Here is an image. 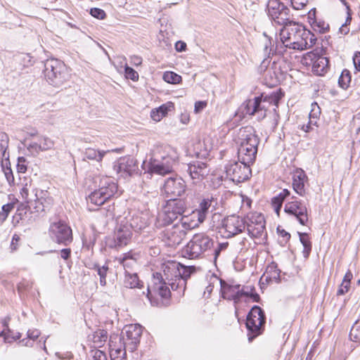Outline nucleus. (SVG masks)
I'll use <instances>...</instances> for the list:
<instances>
[{
	"label": "nucleus",
	"mask_w": 360,
	"mask_h": 360,
	"mask_svg": "<svg viewBox=\"0 0 360 360\" xmlns=\"http://www.w3.org/2000/svg\"><path fill=\"white\" fill-rule=\"evenodd\" d=\"M178 160L176 150L169 145H156L151 151L149 170L152 173L165 175L172 171Z\"/></svg>",
	"instance_id": "1"
},
{
	"label": "nucleus",
	"mask_w": 360,
	"mask_h": 360,
	"mask_svg": "<svg viewBox=\"0 0 360 360\" xmlns=\"http://www.w3.org/2000/svg\"><path fill=\"white\" fill-rule=\"evenodd\" d=\"M283 96L281 91L273 92L269 95L255 97L253 99L246 101L243 106V113L249 115H255L258 120H263L266 116V112L271 105L278 106Z\"/></svg>",
	"instance_id": "2"
},
{
	"label": "nucleus",
	"mask_w": 360,
	"mask_h": 360,
	"mask_svg": "<svg viewBox=\"0 0 360 360\" xmlns=\"http://www.w3.org/2000/svg\"><path fill=\"white\" fill-rule=\"evenodd\" d=\"M240 147L238 150L239 160L243 162L252 164L257 153V147L259 143L258 136L255 134L250 127L242 128L239 131Z\"/></svg>",
	"instance_id": "3"
},
{
	"label": "nucleus",
	"mask_w": 360,
	"mask_h": 360,
	"mask_svg": "<svg viewBox=\"0 0 360 360\" xmlns=\"http://www.w3.org/2000/svg\"><path fill=\"white\" fill-rule=\"evenodd\" d=\"M44 77L48 83L55 87H60L70 77L68 68L63 62L55 59H48L44 63Z\"/></svg>",
	"instance_id": "4"
},
{
	"label": "nucleus",
	"mask_w": 360,
	"mask_h": 360,
	"mask_svg": "<svg viewBox=\"0 0 360 360\" xmlns=\"http://www.w3.org/2000/svg\"><path fill=\"white\" fill-rule=\"evenodd\" d=\"M305 29L300 24L292 21L280 30V39L283 45L295 50H303V40Z\"/></svg>",
	"instance_id": "5"
},
{
	"label": "nucleus",
	"mask_w": 360,
	"mask_h": 360,
	"mask_svg": "<svg viewBox=\"0 0 360 360\" xmlns=\"http://www.w3.org/2000/svg\"><path fill=\"white\" fill-rule=\"evenodd\" d=\"M214 245V240L204 233L195 234L184 249L185 257L196 259L202 256Z\"/></svg>",
	"instance_id": "6"
},
{
	"label": "nucleus",
	"mask_w": 360,
	"mask_h": 360,
	"mask_svg": "<svg viewBox=\"0 0 360 360\" xmlns=\"http://www.w3.org/2000/svg\"><path fill=\"white\" fill-rule=\"evenodd\" d=\"M186 209V204L184 200H169L158 216V224L162 226L172 224L184 213Z\"/></svg>",
	"instance_id": "7"
},
{
	"label": "nucleus",
	"mask_w": 360,
	"mask_h": 360,
	"mask_svg": "<svg viewBox=\"0 0 360 360\" xmlns=\"http://www.w3.org/2000/svg\"><path fill=\"white\" fill-rule=\"evenodd\" d=\"M267 14L275 25L285 27L294 21L290 8L280 0H269Z\"/></svg>",
	"instance_id": "8"
},
{
	"label": "nucleus",
	"mask_w": 360,
	"mask_h": 360,
	"mask_svg": "<svg viewBox=\"0 0 360 360\" xmlns=\"http://www.w3.org/2000/svg\"><path fill=\"white\" fill-rule=\"evenodd\" d=\"M265 315L258 306H254L247 316L246 327L249 342L262 333L265 323Z\"/></svg>",
	"instance_id": "9"
},
{
	"label": "nucleus",
	"mask_w": 360,
	"mask_h": 360,
	"mask_svg": "<svg viewBox=\"0 0 360 360\" xmlns=\"http://www.w3.org/2000/svg\"><path fill=\"white\" fill-rule=\"evenodd\" d=\"M226 178L236 184L244 182L252 175L250 164L239 162H230L224 167Z\"/></svg>",
	"instance_id": "10"
},
{
	"label": "nucleus",
	"mask_w": 360,
	"mask_h": 360,
	"mask_svg": "<svg viewBox=\"0 0 360 360\" xmlns=\"http://www.w3.org/2000/svg\"><path fill=\"white\" fill-rule=\"evenodd\" d=\"M244 219L245 221V228L251 238L259 239L260 242L266 240L267 234L265 229V219L262 214L257 212L250 213L246 215Z\"/></svg>",
	"instance_id": "11"
},
{
	"label": "nucleus",
	"mask_w": 360,
	"mask_h": 360,
	"mask_svg": "<svg viewBox=\"0 0 360 360\" xmlns=\"http://www.w3.org/2000/svg\"><path fill=\"white\" fill-rule=\"evenodd\" d=\"M100 188L89 195V200L96 205H101L112 197L117 192V186L111 179L104 178L101 180Z\"/></svg>",
	"instance_id": "12"
},
{
	"label": "nucleus",
	"mask_w": 360,
	"mask_h": 360,
	"mask_svg": "<svg viewBox=\"0 0 360 360\" xmlns=\"http://www.w3.org/2000/svg\"><path fill=\"white\" fill-rule=\"evenodd\" d=\"M186 190L185 181L179 176L167 178L162 187V193L169 200L183 195Z\"/></svg>",
	"instance_id": "13"
},
{
	"label": "nucleus",
	"mask_w": 360,
	"mask_h": 360,
	"mask_svg": "<svg viewBox=\"0 0 360 360\" xmlns=\"http://www.w3.org/2000/svg\"><path fill=\"white\" fill-rule=\"evenodd\" d=\"M167 281H163V276L161 274L156 273L153 275V285L152 287L147 286L146 292L143 290L142 295L146 296L150 302L153 304V300L154 295L158 294L162 298H167L170 295V290L168 288Z\"/></svg>",
	"instance_id": "14"
},
{
	"label": "nucleus",
	"mask_w": 360,
	"mask_h": 360,
	"mask_svg": "<svg viewBox=\"0 0 360 360\" xmlns=\"http://www.w3.org/2000/svg\"><path fill=\"white\" fill-rule=\"evenodd\" d=\"M49 233L51 238L59 244L68 245L72 240L71 228L64 221H58L51 224Z\"/></svg>",
	"instance_id": "15"
},
{
	"label": "nucleus",
	"mask_w": 360,
	"mask_h": 360,
	"mask_svg": "<svg viewBox=\"0 0 360 360\" xmlns=\"http://www.w3.org/2000/svg\"><path fill=\"white\" fill-rule=\"evenodd\" d=\"M124 346L127 350L134 352L140 342L142 334V327L139 324H130L124 326L122 331Z\"/></svg>",
	"instance_id": "16"
},
{
	"label": "nucleus",
	"mask_w": 360,
	"mask_h": 360,
	"mask_svg": "<svg viewBox=\"0 0 360 360\" xmlns=\"http://www.w3.org/2000/svg\"><path fill=\"white\" fill-rule=\"evenodd\" d=\"M132 237V231L121 220L115 231L112 238L108 240V245L110 248H120L129 243Z\"/></svg>",
	"instance_id": "17"
},
{
	"label": "nucleus",
	"mask_w": 360,
	"mask_h": 360,
	"mask_svg": "<svg viewBox=\"0 0 360 360\" xmlns=\"http://www.w3.org/2000/svg\"><path fill=\"white\" fill-rule=\"evenodd\" d=\"M221 293L223 298L233 300L234 303H238L243 295H248V291L245 287L239 284H230L223 280H220Z\"/></svg>",
	"instance_id": "18"
},
{
	"label": "nucleus",
	"mask_w": 360,
	"mask_h": 360,
	"mask_svg": "<svg viewBox=\"0 0 360 360\" xmlns=\"http://www.w3.org/2000/svg\"><path fill=\"white\" fill-rule=\"evenodd\" d=\"M185 237V229H182L179 224L167 228L161 233L162 240L170 247L179 245Z\"/></svg>",
	"instance_id": "19"
},
{
	"label": "nucleus",
	"mask_w": 360,
	"mask_h": 360,
	"mask_svg": "<svg viewBox=\"0 0 360 360\" xmlns=\"http://www.w3.org/2000/svg\"><path fill=\"white\" fill-rule=\"evenodd\" d=\"M293 200L288 202L284 211L289 215L295 217L302 225H306L308 221L307 208L304 203L292 198Z\"/></svg>",
	"instance_id": "20"
},
{
	"label": "nucleus",
	"mask_w": 360,
	"mask_h": 360,
	"mask_svg": "<svg viewBox=\"0 0 360 360\" xmlns=\"http://www.w3.org/2000/svg\"><path fill=\"white\" fill-rule=\"evenodd\" d=\"M222 229L226 233V237H233L245 229V221L239 216L231 215L223 220Z\"/></svg>",
	"instance_id": "21"
},
{
	"label": "nucleus",
	"mask_w": 360,
	"mask_h": 360,
	"mask_svg": "<svg viewBox=\"0 0 360 360\" xmlns=\"http://www.w3.org/2000/svg\"><path fill=\"white\" fill-rule=\"evenodd\" d=\"M113 169L120 176L125 179L136 171V165L132 158L122 157L115 162Z\"/></svg>",
	"instance_id": "22"
},
{
	"label": "nucleus",
	"mask_w": 360,
	"mask_h": 360,
	"mask_svg": "<svg viewBox=\"0 0 360 360\" xmlns=\"http://www.w3.org/2000/svg\"><path fill=\"white\" fill-rule=\"evenodd\" d=\"M54 141L47 136H39L37 141L33 140L27 145V150L34 156L40 152L46 151L53 148Z\"/></svg>",
	"instance_id": "23"
},
{
	"label": "nucleus",
	"mask_w": 360,
	"mask_h": 360,
	"mask_svg": "<svg viewBox=\"0 0 360 360\" xmlns=\"http://www.w3.org/2000/svg\"><path fill=\"white\" fill-rule=\"evenodd\" d=\"M217 204V198L213 195H207L202 199L197 210L198 221L203 222L208 214L216 210Z\"/></svg>",
	"instance_id": "24"
},
{
	"label": "nucleus",
	"mask_w": 360,
	"mask_h": 360,
	"mask_svg": "<svg viewBox=\"0 0 360 360\" xmlns=\"http://www.w3.org/2000/svg\"><path fill=\"white\" fill-rule=\"evenodd\" d=\"M307 58L312 62V71L316 75H323L329 69V60L326 57L316 56L313 51L307 54Z\"/></svg>",
	"instance_id": "25"
},
{
	"label": "nucleus",
	"mask_w": 360,
	"mask_h": 360,
	"mask_svg": "<svg viewBox=\"0 0 360 360\" xmlns=\"http://www.w3.org/2000/svg\"><path fill=\"white\" fill-rule=\"evenodd\" d=\"M187 172L193 180L194 184L202 181L209 173L207 165L200 161H195L190 163L188 165Z\"/></svg>",
	"instance_id": "26"
},
{
	"label": "nucleus",
	"mask_w": 360,
	"mask_h": 360,
	"mask_svg": "<svg viewBox=\"0 0 360 360\" xmlns=\"http://www.w3.org/2000/svg\"><path fill=\"white\" fill-rule=\"evenodd\" d=\"M179 266L180 263L176 262H168L164 264L163 276L165 278H163V281H167L171 288V283H176V280L178 278V276H181Z\"/></svg>",
	"instance_id": "27"
},
{
	"label": "nucleus",
	"mask_w": 360,
	"mask_h": 360,
	"mask_svg": "<svg viewBox=\"0 0 360 360\" xmlns=\"http://www.w3.org/2000/svg\"><path fill=\"white\" fill-rule=\"evenodd\" d=\"M34 201L36 202V208L38 211H45L53 204V200L46 191H39L34 193Z\"/></svg>",
	"instance_id": "28"
},
{
	"label": "nucleus",
	"mask_w": 360,
	"mask_h": 360,
	"mask_svg": "<svg viewBox=\"0 0 360 360\" xmlns=\"http://www.w3.org/2000/svg\"><path fill=\"white\" fill-rule=\"evenodd\" d=\"M180 276L176 280V283H172V290L184 292L186 285V280L190 277L191 269L190 267H186L180 264L179 266Z\"/></svg>",
	"instance_id": "29"
},
{
	"label": "nucleus",
	"mask_w": 360,
	"mask_h": 360,
	"mask_svg": "<svg viewBox=\"0 0 360 360\" xmlns=\"http://www.w3.org/2000/svg\"><path fill=\"white\" fill-rule=\"evenodd\" d=\"M292 186L295 191L303 195L305 192L304 184L307 180V176L305 172L302 169H297L293 174Z\"/></svg>",
	"instance_id": "30"
},
{
	"label": "nucleus",
	"mask_w": 360,
	"mask_h": 360,
	"mask_svg": "<svg viewBox=\"0 0 360 360\" xmlns=\"http://www.w3.org/2000/svg\"><path fill=\"white\" fill-rule=\"evenodd\" d=\"M138 255L132 252L124 253L122 257L117 258V261L125 269V273L129 272L128 269H131L136 264Z\"/></svg>",
	"instance_id": "31"
},
{
	"label": "nucleus",
	"mask_w": 360,
	"mask_h": 360,
	"mask_svg": "<svg viewBox=\"0 0 360 360\" xmlns=\"http://www.w3.org/2000/svg\"><path fill=\"white\" fill-rule=\"evenodd\" d=\"M110 150H99L94 148H86L84 151V160H93L98 162L102 161L105 155Z\"/></svg>",
	"instance_id": "32"
},
{
	"label": "nucleus",
	"mask_w": 360,
	"mask_h": 360,
	"mask_svg": "<svg viewBox=\"0 0 360 360\" xmlns=\"http://www.w3.org/2000/svg\"><path fill=\"white\" fill-rule=\"evenodd\" d=\"M124 285L128 288H144L143 282L139 279L136 274L125 273Z\"/></svg>",
	"instance_id": "33"
},
{
	"label": "nucleus",
	"mask_w": 360,
	"mask_h": 360,
	"mask_svg": "<svg viewBox=\"0 0 360 360\" xmlns=\"http://www.w3.org/2000/svg\"><path fill=\"white\" fill-rule=\"evenodd\" d=\"M38 191L32 187L31 180L29 182H26L22 188L20 189V195L22 198L27 202L34 200V193H37Z\"/></svg>",
	"instance_id": "34"
},
{
	"label": "nucleus",
	"mask_w": 360,
	"mask_h": 360,
	"mask_svg": "<svg viewBox=\"0 0 360 360\" xmlns=\"http://www.w3.org/2000/svg\"><path fill=\"white\" fill-rule=\"evenodd\" d=\"M8 136L4 132L0 133V160L3 164L4 160L8 161L9 155L6 152L8 147Z\"/></svg>",
	"instance_id": "35"
},
{
	"label": "nucleus",
	"mask_w": 360,
	"mask_h": 360,
	"mask_svg": "<svg viewBox=\"0 0 360 360\" xmlns=\"http://www.w3.org/2000/svg\"><path fill=\"white\" fill-rule=\"evenodd\" d=\"M124 224L129 226L130 230L137 231L141 230L145 227L146 223L143 221L140 217L133 216L129 219L124 218L122 220Z\"/></svg>",
	"instance_id": "36"
},
{
	"label": "nucleus",
	"mask_w": 360,
	"mask_h": 360,
	"mask_svg": "<svg viewBox=\"0 0 360 360\" xmlns=\"http://www.w3.org/2000/svg\"><path fill=\"white\" fill-rule=\"evenodd\" d=\"M108 340V333L106 330L103 329H98L95 331L91 337V340L93 341L95 347H101Z\"/></svg>",
	"instance_id": "37"
},
{
	"label": "nucleus",
	"mask_w": 360,
	"mask_h": 360,
	"mask_svg": "<svg viewBox=\"0 0 360 360\" xmlns=\"http://www.w3.org/2000/svg\"><path fill=\"white\" fill-rule=\"evenodd\" d=\"M300 240L304 247L303 255L305 258H307L311 250V243L309 237V235L306 233H299Z\"/></svg>",
	"instance_id": "38"
},
{
	"label": "nucleus",
	"mask_w": 360,
	"mask_h": 360,
	"mask_svg": "<svg viewBox=\"0 0 360 360\" xmlns=\"http://www.w3.org/2000/svg\"><path fill=\"white\" fill-rule=\"evenodd\" d=\"M281 271L278 269L277 264L274 262L267 266L265 274L266 278L269 280H278L280 278Z\"/></svg>",
	"instance_id": "39"
},
{
	"label": "nucleus",
	"mask_w": 360,
	"mask_h": 360,
	"mask_svg": "<svg viewBox=\"0 0 360 360\" xmlns=\"http://www.w3.org/2000/svg\"><path fill=\"white\" fill-rule=\"evenodd\" d=\"M310 25L314 31L320 33H325L329 30V25L321 19L314 18Z\"/></svg>",
	"instance_id": "40"
},
{
	"label": "nucleus",
	"mask_w": 360,
	"mask_h": 360,
	"mask_svg": "<svg viewBox=\"0 0 360 360\" xmlns=\"http://www.w3.org/2000/svg\"><path fill=\"white\" fill-rule=\"evenodd\" d=\"M94 269L97 271V274L100 277V284L102 286H105L106 285V276L109 271L108 264H105L103 266L95 264Z\"/></svg>",
	"instance_id": "41"
},
{
	"label": "nucleus",
	"mask_w": 360,
	"mask_h": 360,
	"mask_svg": "<svg viewBox=\"0 0 360 360\" xmlns=\"http://www.w3.org/2000/svg\"><path fill=\"white\" fill-rule=\"evenodd\" d=\"M125 347L124 346V341L121 337L117 335H113L110 337L109 340V349L110 352L115 349Z\"/></svg>",
	"instance_id": "42"
},
{
	"label": "nucleus",
	"mask_w": 360,
	"mask_h": 360,
	"mask_svg": "<svg viewBox=\"0 0 360 360\" xmlns=\"http://www.w3.org/2000/svg\"><path fill=\"white\" fill-rule=\"evenodd\" d=\"M316 41V37L310 31L305 30L304 37L303 40V50L308 49L313 46Z\"/></svg>",
	"instance_id": "43"
},
{
	"label": "nucleus",
	"mask_w": 360,
	"mask_h": 360,
	"mask_svg": "<svg viewBox=\"0 0 360 360\" xmlns=\"http://www.w3.org/2000/svg\"><path fill=\"white\" fill-rule=\"evenodd\" d=\"M351 82V74L348 70H344L338 79L339 85L344 89H347Z\"/></svg>",
	"instance_id": "44"
},
{
	"label": "nucleus",
	"mask_w": 360,
	"mask_h": 360,
	"mask_svg": "<svg viewBox=\"0 0 360 360\" xmlns=\"http://www.w3.org/2000/svg\"><path fill=\"white\" fill-rule=\"evenodd\" d=\"M163 79L169 84H179L181 82V77L174 72H165L163 75Z\"/></svg>",
	"instance_id": "45"
},
{
	"label": "nucleus",
	"mask_w": 360,
	"mask_h": 360,
	"mask_svg": "<svg viewBox=\"0 0 360 360\" xmlns=\"http://www.w3.org/2000/svg\"><path fill=\"white\" fill-rule=\"evenodd\" d=\"M289 195L290 191L287 189H283L278 195L272 198V205L282 207L283 202L284 201L285 198Z\"/></svg>",
	"instance_id": "46"
},
{
	"label": "nucleus",
	"mask_w": 360,
	"mask_h": 360,
	"mask_svg": "<svg viewBox=\"0 0 360 360\" xmlns=\"http://www.w3.org/2000/svg\"><path fill=\"white\" fill-rule=\"evenodd\" d=\"M182 229H185V232L193 229L197 224L194 221H191L188 217L185 215L181 216V223L178 224Z\"/></svg>",
	"instance_id": "47"
},
{
	"label": "nucleus",
	"mask_w": 360,
	"mask_h": 360,
	"mask_svg": "<svg viewBox=\"0 0 360 360\" xmlns=\"http://www.w3.org/2000/svg\"><path fill=\"white\" fill-rule=\"evenodd\" d=\"M127 347L110 352L111 360H125Z\"/></svg>",
	"instance_id": "48"
},
{
	"label": "nucleus",
	"mask_w": 360,
	"mask_h": 360,
	"mask_svg": "<svg viewBox=\"0 0 360 360\" xmlns=\"http://www.w3.org/2000/svg\"><path fill=\"white\" fill-rule=\"evenodd\" d=\"M125 76L127 79H130L134 82L139 79V74L133 68L126 65L124 68Z\"/></svg>",
	"instance_id": "49"
},
{
	"label": "nucleus",
	"mask_w": 360,
	"mask_h": 360,
	"mask_svg": "<svg viewBox=\"0 0 360 360\" xmlns=\"http://www.w3.org/2000/svg\"><path fill=\"white\" fill-rule=\"evenodd\" d=\"M250 247V240L247 238H242L237 244V248L240 251H246Z\"/></svg>",
	"instance_id": "50"
},
{
	"label": "nucleus",
	"mask_w": 360,
	"mask_h": 360,
	"mask_svg": "<svg viewBox=\"0 0 360 360\" xmlns=\"http://www.w3.org/2000/svg\"><path fill=\"white\" fill-rule=\"evenodd\" d=\"M90 14L97 18V19H100V20H103L105 18L106 16V14L105 13V11L103 10V9H101V8H91L90 10Z\"/></svg>",
	"instance_id": "51"
},
{
	"label": "nucleus",
	"mask_w": 360,
	"mask_h": 360,
	"mask_svg": "<svg viewBox=\"0 0 360 360\" xmlns=\"http://www.w3.org/2000/svg\"><path fill=\"white\" fill-rule=\"evenodd\" d=\"M91 353H92V359L91 360H108L106 354L103 352H102L99 349L92 350Z\"/></svg>",
	"instance_id": "52"
},
{
	"label": "nucleus",
	"mask_w": 360,
	"mask_h": 360,
	"mask_svg": "<svg viewBox=\"0 0 360 360\" xmlns=\"http://www.w3.org/2000/svg\"><path fill=\"white\" fill-rule=\"evenodd\" d=\"M308 0H291L292 6L295 10L303 8L307 4Z\"/></svg>",
	"instance_id": "53"
},
{
	"label": "nucleus",
	"mask_w": 360,
	"mask_h": 360,
	"mask_svg": "<svg viewBox=\"0 0 360 360\" xmlns=\"http://www.w3.org/2000/svg\"><path fill=\"white\" fill-rule=\"evenodd\" d=\"M320 114V108L316 103L311 105V110L309 113L310 119H316Z\"/></svg>",
	"instance_id": "54"
},
{
	"label": "nucleus",
	"mask_w": 360,
	"mask_h": 360,
	"mask_svg": "<svg viewBox=\"0 0 360 360\" xmlns=\"http://www.w3.org/2000/svg\"><path fill=\"white\" fill-rule=\"evenodd\" d=\"M173 108V105L172 103H168L167 104H163L161 106L158 108V110H160L162 115L165 116L168 111L171 110V108Z\"/></svg>",
	"instance_id": "55"
},
{
	"label": "nucleus",
	"mask_w": 360,
	"mask_h": 360,
	"mask_svg": "<svg viewBox=\"0 0 360 360\" xmlns=\"http://www.w3.org/2000/svg\"><path fill=\"white\" fill-rule=\"evenodd\" d=\"M349 288H350V285H349V283H342L340 284V285L339 286V288L337 291V295H345L346 292H348Z\"/></svg>",
	"instance_id": "56"
},
{
	"label": "nucleus",
	"mask_w": 360,
	"mask_h": 360,
	"mask_svg": "<svg viewBox=\"0 0 360 360\" xmlns=\"http://www.w3.org/2000/svg\"><path fill=\"white\" fill-rule=\"evenodd\" d=\"M25 162V159L24 158H19L18 162L17 165V168L18 172L25 173L27 170V167L23 164Z\"/></svg>",
	"instance_id": "57"
},
{
	"label": "nucleus",
	"mask_w": 360,
	"mask_h": 360,
	"mask_svg": "<svg viewBox=\"0 0 360 360\" xmlns=\"http://www.w3.org/2000/svg\"><path fill=\"white\" fill-rule=\"evenodd\" d=\"M207 106L206 101H197L195 103L194 111L195 113H199Z\"/></svg>",
	"instance_id": "58"
},
{
	"label": "nucleus",
	"mask_w": 360,
	"mask_h": 360,
	"mask_svg": "<svg viewBox=\"0 0 360 360\" xmlns=\"http://www.w3.org/2000/svg\"><path fill=\"white\" fill-rule=\"evenodd\" d=\"M4 174H5V176L6 178V180L8 181L9 184H11V183L13 182L14 177H13V175L12 170H11V169L10 167H7L4 170Z\"/></svg>",
	"instance_id": "59"
},
{
	"label": "nucleus",
	"mask_w": 360,
	"mask_h": 360,
	"mask_svg": "<svg viewBox=\"0 0 360 360\" xmlns=\"http://www.w3.org/2000/svg\"><path fill=\"white\" fill-rule=\"evenodd\" d=\"M150 116L155 121H160L163 117V115H162L158 108L155 110H152Z\"/></svg>",
	"instance_id": "60"
},
{
	"label": "nucleus",
	"mask_w": 360,
	"mask_h": 360,
	"mask_svg": "<svg viewBox=\"0 0 360 360\" xmlns=\"http://www.w3.org/2000/svg\"><path fill=\"white\" fill-rule=\"evenodd\" d=\"M353 62L355 68L357 70H360V52H357L354 54L353 57Z\"/></svg>",
	"instance_id": "61"
},
{
	"label": "nucleus",
	"mask_w": 360,
	"mask_h": 360,
	"mask_svg": "<svg viewBox=\"0 0 360 360\" xmlns=\"http://www.w3.org/2000/svg\"><path fill=\"white\" fill-rule=\"evenodd\" d=\"M40 335V333L38 330H28L27 332V336L30 339L34 340L37 339Z\"/></svg>",
	"instance_id": "62"
},
{
	"label": "nucleus",
	"mask_w": 360,
	"mask_h": 360,
	"mask_svg": "<svg viewBox=\"0 0 360 360\" xmlns=\"http://www.w3.org/2000/svg\"><path fill=\"white\" fill-rule=\"evenodd\" d=\"M130 58H131V63L135 66H139V65H141V63H142V58L140 56H131Z\"/></svg>",
	"instance_id": "63"
},
{
	"label": "nucleus",
	"mask_w": 360,
	"mask_h": 360,
	"mask_svg": "<svg viewBox=\"0 0 360 360\" xmlns=\"http://www.w3.org/2000/svg\"><path fill=\"white\" fill-rule=\"evenodd\" d=\"M60 257L64 259H68L70 257L71 250L70 248H65L60 250Z\"/></svg>",
	"instance_id": "64"
}]
</instances>
